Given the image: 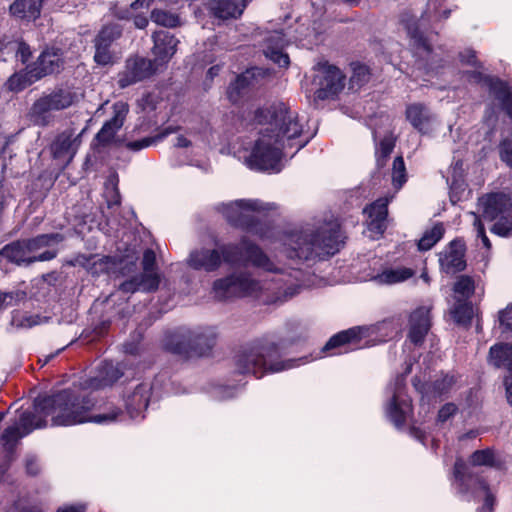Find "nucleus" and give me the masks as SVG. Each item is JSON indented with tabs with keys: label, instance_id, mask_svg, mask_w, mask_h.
Segmentation results:
<instances>
[{
	"label": "nucleus",
	"instance_id": "obj_40",
	"mask_svg": "<svg viewBox=\"0 0 512 512\" xmlns=\"http://www.w3.org/2000/svg\"><path fill=\"white\" fill-rule=\"evenodd\" d=\"M407 180L406 167L402 156H397L392 165V183L396 189H400Z\"/></svg>",
	"mask_w": 512,
	"mask_h": 512
},
{
	"label": "nucleus",
	"instance_id": "obj_3",
	"mask_svg": "<svg viewBox=\"0 0 512 512\" xmlns=\"http://www.w3.org/2000/svg\"><path fill=\"white\" fill-rule=\"evenodd\" d=\"M86 391L79 386L78 390L69 388L49 396L39 397L35 400V413L43 419L51 416L54 426H71L85 422L102 424L117 418L120 413L117 408L108 413L90 416L89 412L95 403Z\"/></svg>",
	"mask_w": 512,
	"mask_h": 512
},
{
	"label": "nucleus",
	"instance_id": "obj_16",
	"mask_svg": "<svg viewBox=\"0 0 512 512\" xmlns=\"http://www.w3.org/2000/svg\"><path fill=\"white\" fill-rule=\"evenodd\" d=\"M401 22L404 24L408 35L414 41L419 56L426 61L428 70H435L444 65L442 58L438 57L424 35V31L419 29L418 21L413 17L406 19L403 17Z\"/></svg>",
	"mask_w": 512,
	"mask_h": 512
},
{
	"label": "nucleus",
	"instance_id": "obj_49",
	"mask_svg": "<svg viewBox=\"0 0 512 512\" xmlns=\"http://www.w3.org/2000/svg\"><path fill=\"white\" fill-rule=\"evenodd\" d=\"M494 461V453L490 449L476 450L471 455V463L475 466H491Z\"/></svg>",
	"mask_w": 512,
	"mask_h": 512
},
{
	"label": "nucleus",
	"instance_id": "obj_7",
	"mask_svg": "<svg viewBox=\"0 0 512 512\" xmlns=\"http://www.w3.org/2000/svg\"><path fill=\"white\" fill-rule=\"evenodd\" d=\"M273 209H275V206L270 203L241 199L223 205L222 213L232 226L258 235L261 238H266L271 227L266 222H262L259 215L262 212Z\"/></svg>",
	"mask_w": 512,
	"mask_h": 512
},
{
	"label": "nucleus",
	"instance_id": "obj_8",
	"mask_svg": "<svg viewBox=\"0 0 512 512\" xmlns=\"http://www.w3.org/2000/svg\"><path fill=\"white\" fill-rule=\"evenodd\" d=\"M78 101L77 93L70 87H57L42 94L31 105L28 117L38 127H47L54 122V113L68 109Z\"/></svg>",
	"mask_w": 512,
	"mask_h": 512
},
{
	"label": "nucleus",
	"instance_id": "obj_43",
	"mask_svg": "<svg viewBox=\"0 0 512 512\" xmlns=\"http://www.w3.org/2000/svg\"><path fill=\"white\" fill-rule=\"evenodd\" d=\"M26 297V292L22 290L0 292V310L18 305L20 302L24 301Z\"/></svg>",
	"mask_w": 512,
	"mask_h": 512
},
{
	"label": "nucleus",
	"instance_id": "obj_6",
	"mask_svg": "<svg viewBox=\"0 0 512 512\" xmlns=\"http://www.w3.org/2000/svg\"><path fill=\"white\" fill-rule=\"evenodd\" d=\"M217 334L212 327L190 329L180 327L165 333L162 340L163 348L181 356H204L214 347Z\"/></svg>",
	"mask_w": 512,
	"mask_h": 512
},
{
	"label": "nucleus",
	"instance_id": "obj_42",
	"mask_svg": "<svg viewBox=\"0 0 512 512\" xmlns=\"http://www.w3.org/2000/svg\"><path fill=\"white\" fill-rule=\"evenodd\" d=\"M151 19L156 24L164 26V27H176L179 24V17L170 12L154 9L151 12Z\"/></svg>",
	"mask_w": 512,
	"mask_h": 512
},
{
	"label": "nucleus",
	"instance_id": "obj_12",
	"mask_svg": "<svg viewBox=\"0 0 512 512\" xmlns=\"http://www.w3.org/2000/svg\"><path fill=\"white\" fill-rule=\"evenodd\" d=\"M156 258H143L142 272L120 285V290L125 293H134L136 291L152 292L158 289L160 284V275L156 265Z\"/></svg>",
	"mask_w": 512,
	"mask_h": 512
},
{
	"label": "nucleus",
	"instance_id": "obj_45",
	"mask_svg": "<svg viewBox=\"0 0 512 512\" xmlns=\"http://www.w3.org/2000/svg\"><path fill=\"white\" fill-rule=\"evenodd\" d=\"M441 269L448 275L463 271L467 264L464 258H439Z\"/></svg>",
	"mask_w": 512,
	"mask_h": 512
},
{
	"label": "nucleus",
	"instance_id": "obj_11",
	"mask_svg": "<svg viewBox=\"0 0 512 512\" xmlns=\"http://www.w3.org/2000/svg\"><path fill=\"white\" fill-rule=\"evenodd\" d=\"M160 65L155 59L131 56L126 59L124 70L118 74V86L126 88L154 75Z\"/></svg>",
	"mask_w": 512,
	"mask_h": 512
},
{
	"label": "nucleus",
	"instance_id": "obj_19",
	"mask_svg": "<svg viewBox=\"0 0 512 512\" xmlns=\"http://www.w3.org/2000/svg\"><path fill=\"white\" fill-rule=\"evenodd\" d=\"M123 376V371L113 362H103L94 377L83 379L80 381L82 390H99L113 385L118 379Z\"/></svg>",
	"mask_w": 512,
	"mask_h": 512
},
{
	"label": "nucleus",
	"instance_id": "obj_59",
	"mask_svg": "<svg viewBox=\"0 0 512 512\" xmlns=\"http://www.w3.org/2000/svg\"><path fill=\"white\" fill-rule=\"evenodd\" d=\"M467 79L469 82L473 83H484L486 85V79L490 78L491 76L484 75L480 71H468L465 73Z\"/></svg>",
	"mask_w": 512,
	"mask_h": 512
},
{
	"label": "nucleus",
	"instance_id": "obj_27",
	"mask_svg": "<svg viewBox=\"0 0 512 512\" xmlns=\"http://www.w3.org/2000/svg\"><path fill=\"white\" fill-rule=\"evenodd\" d=\"M247 4V0H210V12L216 18L227 20L239 17Z\"/></svg>",
	"mask_w": 512,
	"mask_h": 512
},
{
	"label": "nucleus",
	"instance_id": "obj_44",
	"mask_svg": "<svg viewBox=\"0 0 512 512\" xmlns=\"http://www.w3.org/2000/svg\"><path fill=\"white\" fill-rule=\"evenodd\" d=\"M369 327L372 328L370 330V336H372L376 332L384 331V336L389 338H392L393 335L397 334L400 330V324L394 319L383 320Z\"/></svg>",
	"mask_w": 512,
	"mask_h": 512
},
{
	"label": "nucleus",
	"instance_id": "obj_26",
	"mask_svg": "<svg viewBox=\"0 0 512 512\" xmlns=\"http://www.w3.org/2000/svg\"><path fill=\"white\" fill-rule=\"evenodd\" d=\"M285 44L284 34L275 31L266 38V47L264 49V55L267 58L284 68L288 67L290 63L288 54L283 52Z\"/></svg>",
	"mask_w": 512,
	"mask_h": 512
},
{
	"label": "nucleus",
	"instance_id": "obj_34",
	"mask_svg": "<svg viewBox=\"0 0 512 512\" xmlns=\"http://www.w3.org/2000/svg\"><path fill=\"white\" fill-rule=\"evenodd\" d=\"M37 81V76L30 65H27L24 70L16 72L8 78L6 87L9 91L20 92Z\"/></svg>",
	"mask_w": 512,
	"mask_h": 512
},
{
	"label": "nucleus",
	"instance_id": "obj_39",
	"mask_svg": "<svg viewBox=\"0 0 512 512\" xmlns=\"http://www.w3.org/2000/svg\"><path fill=\"white\" fill-rule=\"evenodd\" d=\"M456 379L452 375H445L439 379H436L433 383L428 385L427 392L433 396H442L447 394L452 387L455 385Z\"/></svg>",
	"mask_w": 512,
	"mask_h": 512
},
{
	"label": "nucleus",
	"instance_id": "obj_21",
	"mask_svg": "<svg viewBox=\"0 0 512 512\" xmlns=\"http://www.w3.org/2000/svg\"><path fill=\"white\" fill-rule=\"evenodd\" d=\"M430 327V309L427 307H419L410 315L408 338L414 345H421Z\"/></svg>",
	"mask_w": 512,
	"mask_h": 512
},
{
	"label": "nucleus",
	"instance_id": "obj_24",
	"mask_svg": "<svg viewBox=\"0 0 512 512\" xmlns=\"http://www.w3.org/2000/svg\"><path fill=\"white\" fill-rule=\"evenodd\" d=\"M118 256H156V251L143 245L142 239L132 231H126L116 242Z\"/></svg>",
	"mask_w": 512,
	"mask_h": 512
},
{
	"label": "nucleus",
	"instance_id": "obj_29",
	"mask_svg": "<svg viewBox=\"0 0 512 512\" xmlns=\"http://www.w3.org/2000/svg\"><path fill=\"white\" fill-rule=\"evenodd\" d=\"M45 0H14L9 6L11 16L28 21H35L41 15Z\"/></svg>",
	"mask_w": 512,
	"mask_h": 512
},
{
	"label": "nucleus",
	"instance_id": "obj_52",
	"mask_svg": "<svg viewBox=\"0 0 512 512\" xmlns=\"http://www.w3.org/2000/svg\"><path fill=\"white\" fill-rule=\"evenodd\" d=\"M500 159L506 163L507 166L512 168V142L509 139H504L499 144Z\"/></svg>",
	"mask_w": 512,
	"mask_h": 512
},
{
	"label": "nucleus",
	"instance_id": "obj_60",
	"mask_svg": "<svg viewBox=\"0 0 512 512\" xmlns=\"http://www.w3.org/2000/svg\"><path fill=\"white\" fill-rule=\"evenodd\" d=\"M86 511V505L85 504H70V505H63L57 509L56 512H85Z\"/></svg>",
	"mask_w": 512,
	"mask_h": 512
},
{
	"label": "nucleus",
	"instance_id": "obj_50",
	"mask_svg": "<svg viewBox=\"0 0 512 512\" xmlns=\"http://www.w3.org/2000/svg\"><path fill=\"white\" fill-rule=\"evenodd\" d=\"M365 211L368 212L371 219L386 220L388 215L387 202L384 200H377Z\"/></svg>",
	"mask_w": 512,
	"mask_h": 512
},
{
	"label": "nucleus",
	"instance_id": "obj_38",
	"mask_svg": "<svg viewBox=\"0 0 512 512\" xmlns=\"http://www.w3.org/2000/svg\"><path fill=\"white\" fill-rule=\"evenodd\" d=\"M474 315V309L471 303L458 301L452 311V316L456 323L469 325Z\"/></svg>",
	"mask_w": 512,
	"mask_h": 512
},
{
	"label": "nucleus",
	"instance_id": "obj_47",
	"mask_svg": "<svg viewBox=\"0 0 512 512\" xmlns=\"http://www.w3.org/2000/svg\"><path fill=\"white\" fill-rule=\"evenodd\" d=\"M486 85L489 87L490 92H492L495 98L499 101L510 93L507 84L499 78H487Z\"/></svg>",
	"mask_w": 512,
	"mask_h": 512
},
{
	"label": "nucleus",
	"instance_id": "obj_23",
	"mask_svg": "<svg viewBox=\"0 0 512 512\" xmlns=\"http://www.w3.org/2000/svg\"><path fill=\"white\" fill-rule=\"evenodd\" d=\"M367 326H355L347 330L340 331L330 337L323 347V351L333 350L346 345H359L362 339L370 337V330Z\"/></svg>",
	"mask_w": 512,
	"mask_h": 512
},
{
	"label": "nucleus",
	"instance_id": "obj_48",
	"mask_svg": "<svg viewBox=\"0 0 512 512\" xmlns=\"http://www.w3.org/2000/svg\"><path fill=\"white\" fill-rule=\"evenodd\" d=\"M370 79L368 67L365 65H358L353 69V74L350 78L352 88L354 86L361 87Z\"/></svg>",
	"mask_w": 512,
	"mask_h": 512
},
{
	"label": "nucleus",
	"instance_id": "obj_57",
	"mask_svg": "<svg viewBox=\"0 0 512 512\" xmlns=\"http://www.w3.org/2000/svg\"><path fill=\"white\" fill-rule=\"evenodd\" d=\"M460 61L464 64L471 65L474 67H482L477 61L476 52L472 49H467L459 54Z\"/></svg>",
	"mask_w": 512,
	"mask_h": 512
},
{
	"label": "nucleus",
	"instance_id": "obj_30",
	"mask_svg": "<svg viewBox=\"0 0 512 512\" xmlns=\"http://www.w3.org/2000/svg\"><path fill=\"white\" fill-rule=\"evenodd\" d=\"M441 6V3L438 1H434L433 3H428L426 9L421 14L420 18H416L413 15H410L408 13H404L401 16V19L405 17L406 19H409L413 17L416 21H418L419 29L422 30L430 28L431 23L433 22H439L444 19H448L451 10L450 9H444L443 11H439V8Z\"/></svg>",
	"mask_w": 512,
	"mask_h": 512
},
{
	"label": "nucleus",
	"instance_id": "obj_41",
	"mask_svg": "<svg viewBox=\"0 0 512 512\" xmlns=\"http://www.w3.org/2000/svg\"><path fill=\"white\" fill-rule=\"evenodd\" d=\"M453 291L464 299L470 298L475 291L474 280L467 276H460L454 284Z\"/></svg>",
	"mask_w": 512,
	"mask_h": 512
},
{
	"label": "nucleus",
	"instance_id": "obj_2",
	"mask_svg": "<svg viewBox=\"0 0 512 512\" xmlns=\"http://www.w3.org/2000/svg\"><path fill=\"white\" fill-rule=\"evenodd\" d=\"M255 121L266 125L249 157L250 166L259 170L274 169L282 156L284 139L288 141L302 134L298 114L283 102L273 103L255 111Z\"/></svg>",
	"mask_w": 512,
	"mask_h": 512
},
{
	"label": "nucleus",
	"instance_id": "obj_63",
	"mask_svg": "<svg viewBox=\"0 0 512 512\" xmlns=\"http://www.w3.org/2000/svg\"><path fill=\"white\" fill-rule=\"evenodd\" d=\"M504 384L506 388L507 401L512 406V375L505 378Z\"/></svg>",
	"mask_w": 512,
	"mask_h": 512
},
{
	"label": "nucleus",
	"instance_id": "obj_56",
	"mask_svg": "<svg viewBox=\"0 0 512 512\" xmlns=\"http://www.w3.org/2000/svg\"><path fill=\"white\" fill-rule=\"evenodd\" d=\"M111 13L114 17H116L119 20H128L132 17V10L129 7H119L117 3H114L111 8Z\"/></svg>",
	"mask_w": 512,
	"mask_h": 512
},
{
	"label": "nucleus",
	"instance_id": "obj_18",
	"mask_svg": "<svg viewBox=\"0 0 512 512\" xmlns=\"http://www.w3.org/2000/svg\"><path fill=\"white\" fill-rule=\"evenodd\" d=\"M63 51L60 48L48 47L44 49L35 62L30 64L38 80L59 73L64 68Z\"/></svg>",
	"mask_w": 512,
	"mask_h": 512
},
{
	"label": "nucleus",
	"instance_id": "obj_31",
	"mask_svg": "<svg viewBox=\"0 0 512 512\" xmlns=\"http://www.w3.org/2000/svg\"><path fill=\"white\" fill-rule=\"evenodd\" d=\"M406 117L411 125L421 133H427L433 115L423 104H412L406 109Z\"/></svg>",
	"mask_w": 512,
	"mask_h": 512
},
{
	"label": "nucleus",
	"instance_id": "obj_55",
	"mask_svg": "<svg viewBox=\"0 0 512 512\" xmlns=\"http://www.w3.org/2000/svg\"><path fill=\"white\" fill-rule=\"evenodd\" d=\"M499 321L505 330L512 331V304L499 312Z\"/></svg>",
	"mask_w": 512,
	"mask_h": 512
},
{
	"label": "nucleus",
	"instance_id": "obj_62",
	"mask_svg": "<svg viewBox=\"0 0 512 512\" xmlns=\"http://www.w3.org/2000/svg\"><path fill=\"white\" fill-rule=\"evenodd\" d=\"M385 228V220L371 219L368 224V229L377 233H383Z\"/></svg>",
	"mask_w": 512,
	"mask_h": 512
},
{
	"label": "nucleus",
	"instance_id": "obj_4",
	"mask_svg": "<svg viewBox=\"0 0 512 512\" xmlns=\"http://www.w3.org/2000/svg\"><path fill=\"white\" fill-rule=\"evenodd\" d=\"M295 360H281L279 344L269 335L256 338L242 347L235 358L238 372L257 378L294 367Z\"/></svg>",
	"mask_w": 512,
	"mask_h": 512
},
{
	"label": "nucleus",
	"instance_id": "obj_15",
	"mask_svg": "<svg viewBox=\"0 0 512 512\" xmlns=\"http://www.w3.org/2000/svg\"><path fill=\"white\" fill-rule=\"evenodd\" d=\"M211 247L203 248L202 251H192L189 256H265L259 247L243 238L238 244L219 243L213 238L209 239Z\"/></svg>",
	"mask_w": 512,
	"mask_h": 512
},
{
	"label": "nucleus",
	"instance_id": "obj_13",
	"mask_svg": "<svg viewBox=\"0 0 512 512\" xmlns=\"http://www.w3.org/2000/svg\"><path fill=\"white\" fill-rule=\"evenodd\" d=\"M122 36V28L118 24H108L103 26L93 39L95 48L94 61L100 66L113 64L114 54L112 51L113 43Z\"/></svg>",
	"mask_w": 512,
	"mask_h": 512
},
{
	"label": "nucleus",
	"instance_id": "obj_61",
	"mask_svg": "<svg viewBox=\"0 0 512 512\" xmlns=\"http://www.w3.org/2000/svg\"><path fill=\"white\" fill-rule=\"evenodd\" d=\"M394 143L389 138H384L380 142V150L383 157H388L390 153L393 151Z\"/></svg>",
	"mask_w": 512,
	"mask_h": 512
},
{
	"label": "nucleus",
	"instance_id": "obj_35",
	"mask_svg": "<svg viewBox=\"0 0 512 512\" xmlns=\"http://www.w3.org/2000/svg\"><path fill=\"white\" fill-rule=\"evenodd\" d=\"M414 275L410 268L400 267L395 269H386L382 273L374 276V280L379 284H396L403 282Z\"/></svg>",
	"mask_w": 512,
	"mask_h": 512
},
{
	"label": "nucleus",
	"instance_id": "obj_33",
	"mask_svg": "<svg viewBox=\"0 0 512 512\" xmlns=\"http://www.w3.org/2000/svg\"><path fill=\"white\" fill-rule=\"evenodd\" d=\"M489 362L497 368L504 367L512 372V345H493L489 350Z\"/></svg>",
	"mask_w": 512,
	"mask_h": 512
},
{
	"label": "nucleus",
	"instance_id": "obj_9",
	"mask_svg": "<svg viewBox=\"0 0 512 512\" xmlns=\"http://www.w3.org/2000/svg\"><path fill=\"white\" fill-rule=\"evenodd\" d=\"M64 239L65 237L61 233L40 234L29 239H19L5 245L0 250V256H20L26 253H35L44 248L51 250H47L39 256H55L54 248Z\"/></svg>",
	"mask_w": 512,
	"mask_h": 512
},
{
	"label": "nucleus",
	"instance_id": "obj_54",
	"mask_svg": "<svg viewBox=\"0 0 512 512\" xmlns=\"http://www.w3.org/2000/svg\"><path fill=\"white\" fill-rule=\"evenodd\" d=\"M458 408L454 403H446L441 407L438 412L437 421L440 423H445L452 416H454L457 412Z\"/></svg>",
	"mask_w": 512,
	"mask_h": 512
},
{
	"label": "nucleus",
	"instance_id": "obj_10",
	"mask_svg": "<svg viewBox=\"0 0 512 512\" xmlns=\"http://www.w3.org/2000/svg\"><path fill=\"white\" fill-rule=\"evenodd\" d=\"M46 425V420L35 412L23 411L15 423L3 430L0 435V444L5 452L12 453L23 437L35 429L46 427Z\"/></svg>",
	"mask_w": 512,
	"mask_h": 512
},
{
	"label": "nucleus",
	"instance_id": "obj_37",
	"mask_svg": "<svg viewBox=\"0 0 512 512\" xmlns=\"http://www.w3.org/2000/svg\"><path fill=\"white\" fill-rule=\"evenodd\" d=\"M250 85L249 76L246 74H241L236 77V79L230 83L227 89V96L232 103H237L245 90Z\"/></svg>",
	"mask_w": 512,
	"mask_h": 512
},
{
	"label": "nucleus",
	"instance_id": "obj_14",
	"mask_svg": "<svg viewBox=\"0 0 512 512\" xmlns=\"http://www.w3.org/2000/svg\"><path fill=\"white\" fill-rule=\"evenodd\" d=\"M113 115L107 120L95 135L94 140L98 145L106 147L112 143L120 145L122 140L116 138V133L122 128L129 113V105L123 101H117L112 106Z\"/></svg>",
	"mask_w": 512,
	"mask_h": 512
},
{
	"label": "nucleus",
	"instance_id": "obj_25",
	"mask_svg": "<svg viewBox=\"0 0 512 512\" xmlns=\"http://www.w3.org/2000/svg\"><path fill=\"white\" fill-rule=\"evenodd\" d=\"M80 136L81 134L75 136L72 129L64 130L58 134L50 147L53 157L55 159L72 158L80 144Z\"/></svg>",
	"mask_w": 512,
	"mask_h": 512
},
{
	"label": "nucleus",
	"instance_id": "obj_64",
	"mask_svg": "<svg viewBox=\"0 0 512 512\" xmlns=\"http://www.w3.org/2000/svg\"><path fill=\"white\" fill-rule=\"evenodd\" d=\"M154 0H135L130 4V8L138 10L140 8H149Z\"/></svg>",
	"mask_w": 512,
	"mask_h": 512
},
{
	"label": "nucleus",
	"instance_id": "obj_46",
	"mask_svg": "<svg viewBox=\"0 0 512 512\" xmlns=\"http://www.w3.org/2000/svg\"><path fill=\"white\" fill-rule=\"evenodd\" d=\"M8 47L11 51L15 52L16 58H18L23 64H25L31 57L30 46L22 40H14L8 43Z\"/></svg>",
	"mask_w": 512,
	"mask_h": 512
},
{
	"label": "nucleus",
	"instance_id": "obj_28",
	"mask_svg": "<svg viewBox=\"0 0 512 512\" xmlns=\"http://www.w3.org/2000/svg\"><path fill=\"white\" fill-rule=\"evenodd\" d=\"M151 387L147 383L138 384L125 399L126 409L132 418L146 410L149 404Z\"/></svg>",
	"mask_w": 512,
	"mask_h": 512
},
{
	"label": "nucleus",
	"instance_id": "obj_51",
	"mask_svg": "<svg viewBox=\"0 0 512 512\" xmlns=\"http://www.w3.org/2000/svg\"><path fill=\"white\" fill-rule=\"evenodd\" d=\"M491 231L499 236H508L512 231V221L507 217H500L491 228Z\"/></svg>",
	"mask_w": 512,
	"mask_h": 512
},
{
	"label": "nucleus",
	"instance_id": "obj_5",
	"mask_svg": "<svg viewBox=\"0 0 512 512\" xmlns=\"http://www.w3.org/2000/svg\"><path fill=\"white\" fill-rule=\"evenodd\" d=\"M346 236L338 221H329L316 230H306L293 236L292 249L296 256H334L345 245Z\"/></svg>",
	"mask_w": 512,
	"mask_h": 512
},
{
	"label": "nucleus",
	"instance_id": "obj_36",
	"mask_svg": "<svg viewBox=\"0 0 512 512\" xmlns=\"http://www.w3.org/2000/svg\"><path fill=\"white\" fill-rule=\"evenodd\" d=\"M444 231L442 223H437L432 228L426 230L417 243L418 250L426 252L431 249L443 237Z\"/></svg>",
	"mask_w": 512,
	"mask_h": 512
},
{
	"label": "nucleus",
	"instance_id": "obj_53",
	"mask_svg": "<svg viewBox=\"0 0 512 512\" xmlns=\"http://www.w3.org/2000/svg\"><path fill=\"white\" fill-rule=\"evenodd\" d=\"M466 246L462 239H454L449 243L448 250L444 256H465Z\"/></svg>",
	"mask_w": 512,
	"mask_h": 512
},
{
	"label": "nucleus",
	"instance_id": "obj_17",
	"mask_svg": "<svg viewBox=\"0 0 512 512\" xmlns=\"http://www.w3.org/2000/svg\"><path fill=\"white\" fill-rule=\"evenodd\" d=\"M319 71L321 75L315 97L319 100L333 98L344 88L345 76L336 66L328 64L321 65Z\"/></svg>",
	"mask_w": 512,
	"mask_h": 512
},
{
	"label": "nucleus",
	"instance_id": "obj_20",
	"mask_svg": "<svg viewBox=\"0 0 512 512\" xmlns=\"http://www.w3.org/2000/svg\"><path fill=\"white\" fill-rule=\"evenodd\" d=\"M484 219L493 221L512 210V199L503 192H492L479 198Z\"/></svg>",
	"mask_w": 512,
	"mask_h": 512
},
{
	"label": "nucleus",
	"instance_id": "obj_32",
	"mask_svg": "<svg viewBox=\"0 0 512 512\" xmlns=\"http://www.w3.org/2000/svg\"><path fill=\"white\" fill-rule=\"evenodd\" d=\"M412 407L408 399H400L396 394L391 398L386 413L396 427H402Z\"/></svg>",
	"mask_w": 512,
	"mask_h": 512
},
{
	"label": "nucleus",
	"instance_id": "obj_58",
	"mask_svg": "<svg viewBox=\"0 0 512 512\" xmlns=\"http://www.w3.org/2000/svg\"><path fill=\"white\" fill-rule=\"evenodd\" d=\"M156 138L146 137L141 140L131 141L126 144V147L131 151H139L145 147L150 146L155 142Z\"/></svg>",
	"mask_w": 512,
	"mask_h": 512
},
{
	"label": "nucleus",
	"instance_id": "obj_1",
	"mask_svg": "<svg viewBox=\"0 0 512 512\" xmlns=\"http://www.w3.org/2000/svg\"><path fill=\"white\" fill-rule=\"evenodd\" d=\"M313 258H188L187 265L198 271L227 273L213 284L214 297L220 301L251 296L260 290L255 275H274L283 285L278 301H287L312 284Z\"/></svg>",
	"mask_w": 512,
	"mask_h": 512
},
{
	"label": "nucleus",
	"instance_id": "obj_22",
	"mask_svg": "<svg viewBox=\"0 0 512 512\" xmlns=\"http://www.w3.org/2000/svg\"><path fill=\"white\" fill-rule=\"evenodd\" d=\"M154 46L153 54L156 62L163 66L172 58L176 53V47L179 43L178 39L170 32L165 30L155 31L152 35Z\"/></svg>",
	"mask_w": 512,
	"mask_h": 512
}]
</instances>
